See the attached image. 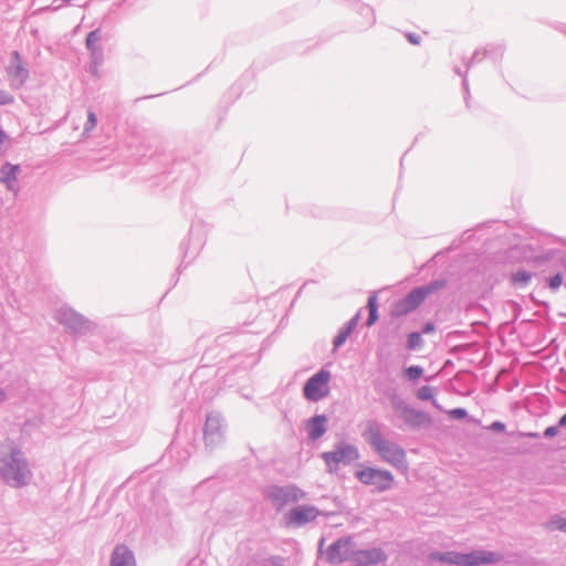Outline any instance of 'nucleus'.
I'll return each instance as SVG.
<instances>
[{
    "instance_id": "nucleus-30",
    "label": "nucleus",
    "mask_w": 566,
    "mask_h": 566,
    "mask_svg": "<svg viewBox=\"0 0 566 566\" xmlns=\"http://www.w3.org/2000/svg\"><path fill=\"white\" fill-rule=\"evenodd\" d=\"M434 332V325L432 323H427L423 327V333L429 334Z\"/></svg>"
},
{
    "instance_id": "nucleus-12",
    "label": "nucleus",
    "mask_w": 566,
    "mask_h": 566,
    "mask_svg": "<svg viewBox=\"0 0 566 566\" xmlns=\"http://www.w3.org/2000/svg\"><path fill=\"white\" fill-rule=\"evenodd\" d=\"M109 566H135L133 553L125 545H117L113 552Z\"/></svg>"
},
{
    "instance_id": "nucleus-14",
    "label": "nucleus",
    "mask_w": 566,
    "mask_h": 566,
    "mask_svg": "<svg viewBox=\"0 0 566 566\" xmlns=\"http://www.w3.org/2000/svg\"><path fill=\"white\" fill-rule=\"evenodd\" d=\"M19 166L6 164L1 169V181L4 182L9 189H12L13 184L17 181V176L19 174Z\"/></svg>"
},
{
    "instance_id": "nucleus-13",
    "label": "nucleus",
    "mask_w": 566,
    "mask_h": 566,
    "mask_svg": "<svg viewBox=\"0 0 566 566\" xmlns=\"http://www.w3.org/2000/svg\"><path fill=\"white\" fill-rule=\"evenodd\" d=\"M325 416H316L308 422V434L311 439L316 440L325 432Z\"/></svg>"
},
{
    "instance_id": "nucleus-17",
    "label": "nucleus",
    "mask_w": 566,
    "mask_h": 566,
    "mask_svg": "<svg viewBox=\"0 0 566 566\" xmlns=\"http://www.w3.org/2000/svg\"><path fill=\"white\" fill-rule=\"evenodd\" d=\"M532 275L526 271H517L512 275V282L514 284H526L530 282Z\"/></svg>"
},
{
    "instance_id": "nucleus-31",
    "label": "nucleus",
    "mask_w": 566,
    "mask_h": 566,
    "mask_svg": "<svg viewBox=\"0 0 566 566\" xmlns=\"http://www.w3.org/2000/svg\"><path fill=\"white\" fill-rule=\"evenodd\" d=\"M493 428L496 429V430H503L504 429V424L501 423V422H495V423H493Z\"/></svg>"
},
{
    "instance_id": "nucleus-19",
    "label": "nucleus",
    "mask_w": 566,
    "mask_h": 566,
    "mask_svg": "<svg viewBox=\"0 0 566 566\" xmlns=\"http://www.w3.org/2000/svg\"><path fill=\"white\" fill-rule=\"evenodd\" d=\"M96 123H97L96 115L90 111L87 114V122L85 124L84 132L86 134H90L95 128Z\"/></svg>"
},
{
    "instance_id": "nucleus-18",
    "label": "nucleus",
    "mask_w": 566,
    "mask_h": 566,
    "mask_svg": "<svg viewBox=\"0 0 566 566\" xmlns=\"http://www.w3.org/2000/svg\"><path fill=\"white\" fill-rule=\"evenodd\" d=\"M350 332H352L350 327L342 329L338 333V335L334 338V347L338 348L339 346H342L346 342V339L348 338Z\"/></svg>"
},
{
    "instance_id": "nucleus-16",
    "label": "nucleus",
    "mask_w": 566,
    "mask_h": 566,
    "mask_svg": "<svg viewBox=\"0 0 566 566\" xmlns=\"http://www.w3.org/2000/svg\"><path fill=\"white\" fill-rule=\"evenodd\" d=\"M368 310H369V316L367 319V325L371 326L377 319V298L376 296H371L368 301Z\"/></svg>"
},
{
    "instance_id": "nucleus-23",
    "label": "nucleus",
    "mask_w": 566,
    "mask_h": 566,
    "mask_svg": "<svg viewBox=\"0 0 566 566\" xmlns=\"http://www.w3.org/2000/svg\"><path fill=\"white\" fill-rule=\"evenodd\" d=\"M433 397L432 388L429 386H423L418 391V398L421 400H429Z\"/></svg>"
},
{
    "instance_id": "nucleus-2",
    "label": "nucleus",
    "mask_w": 566,
    "mask_h": 566,
    "mask_svg": "<svg viewBox=\"0 0 566 566\" xmlns=\"http://www.w3.org/2000/svg\"><path fill=\"white\" fill-rule=\"evenodd\" d=\"M446 286V281L438 280L434 282H431L430 284L426 286H420L417 289H413L405 298L398 301L394 305L392 313L396 316H402L406 315L413 310H416L423 301L424 298L437 292L442 290Z\"/></svg>"
},
{
    "instance_id": "nucleus-10",
    "label": "nucleus",
    "mask_w": 566,
    "mask_h": 566,
    "mask_svg": "<svg viewBox=\"0 0 566 566\" xmlns=\"http://www.w3.org/2000/svg\"><path fill=\"white\" fill-rule=\"evenodd\" d=\"M318 514L319 511L315 506H296L286 514V523L289 526H302L311 521H314Z\"/></svg>"
},
{
    "instance_id": "nucleus-28",
    "label": "nucleus",
    "mask_w": 566,
    "mask_h": 566,
    "mask_svg": "<svg viewBox=\"0 0 566 566\" xmlns=\"http://www.w3.org/2000/svg\"><path fill=\"white\" fill-rule=\"evenodd\" d=\"M557 433H558V429H557V427H554V426L546 428V430L544 432V434L549 438L556 436Z\"/></svg>"
},
{
    "instance_id": "nucleus-29",
    "label": "nucleus",
    "mask_w": 566,
    "mask_h": 566,
    "mask_svg": "<svg viewBox=\"0 0 566 566\" xmlns=\"http://www.w3.org/2000/svg\"><path fill=\"white\" fill-rule=\"evenodd\" d=\"M407 39L409 40L410 43L412 44H419L420 43V36L417 35V34H412V33H409L407 35Z\"/></svg>"
},
{
    "instance_id": "nucleus-24",
    "label": "nucleus",
    "mask_w": 566,
    "mask_h": 566,
    "mask_svg": "<svg viewBox=\"0 0 566 566\" xmlns=\"http://www.w3.org/2000/svg\"><path fill=\"white\" fill-rule=\"evenodd\" d=\"M563 279L560 274H556L549 279L548 285L552 290H556L562 285Z\"/></svg>"
},
{
    "instance_id": "nucleus-33",
    "label": "nucleus",
    "mask_w": 566,
    "mask_h": 566,
    "mask_svg": "<svg viewBox=\"0 0 566 566\" xmlns=\"http://www.w3.org/2000/svg\"><path fill=\"white\" fill-rule=\"evenodd\" d=\"M559 426H566V413L559 419Z\"/></svg>"
},
{
    "instance_id": "nucleus-7",
    "label": "nucleus",
    "mask_w": 566,
    "mask_h": 566,
    "mask_svg": "<svg viewBox=\"0 0 566 566\" xmlns=\"http://www.w3.org/2000/svg\"><path fill=\"white\" fill-rule=\"evenodd\" d=\"M304 496L305 493L296 486H273L268 491V497L277 510H282L287 504L298 502Z\"/></svg>"
},
{
    "instance_id": "nucleus-5",
    "label": "nucleus",
    "mask_w": 566,
    "mask_h": 566,
    "mask_svg": "<svg viewBox=\"0 0 566 566\" xmlns=\"http://www.w3.org/2000/svg\"><path fill=\"white\" fill-rule=\"evenodd\" d=\"M19 454L14 453L0 470L2 478L13 486L23 485L29 476L27 465Z\"/></svg>"
},
{
    "instance_id": "nucleus-32",
    "label": "nucleus",
    "mask_w": 566,
    "mask_h": 566,
    "mask_svg": "<svg viewBox=\"0 0 566 566\" xmlns=\"http://www.w3.org/2000/svg\"><path fill=\"white\" fill-rule=\"evenodd\" d=\"M7 138V135L4 134V132L0 128V144H2Z\"/></svg>"
},
{
    "instance_id": "nucleus-11",
    "label": "nucleus",
    "mask_w": 566,
    "mask_h": 566,
    "mask_svg": "<svg viewBox=\"0 0 566 566\" xmlns=\"http://www.w3.org/2000/svg\"><path fill=\"white\" fill-rule=\"evenodd\" d=\"M8 76L12 83V85L21 86L25 83L29 72L27 67L23 65L21 55L18 51L12 53L11 65L7 69Z\"/></svg>"
},
{
    "instance_id": "nucleus-6",
    "label": "nucleus",
    "mask_w": 566,
    "mask_h": 566,
    "mask_svg": "<svg viewBox=\"0 0 566 566\" xmlns=\"http://www.w3.org/2000/svg\"><path fill=\"white\" fill-rule=\"evenodd\" d=\"M331 380V373L322 369L312 376L304 386V396L308 400L317 401L329 392L328 382Z\"/></svg>"
},
{
    "instance_id": "nucleus-34",
    "label": "nucleus",
    "mask_w": 566,
    "mask_h": 566,
    "mask_svg": "<svg viewBox=\"0 0 566 566\" xmlns=\"http://www.w3.org/2000/svg\"><path fill=\"white\" fill-rule=\"evenodd\" d=\"M6 398V394L2 389H0V401Z\"/></svg>"
},
{
    "instance_id": "nucleus-26",
    "label": "nucleus",
    "mask_w": 566,
    "mask_h": 566,
    "mask_svg": "<svg viewBox=\"0 0 566 566\" xmlns=\"http://www.w3.org/2000/svg\"><path fill=\"white\" fill-rule=\"evenodd\" d=\"M12 101H13V98L8 92L0 90V104L1 105L9 104Z\"/></svg>"
},
{
    "instance_id": "nucleus-8",
    "label": "nucleus",
    "mask_w": 566,
    "mask_h": 566,
    "mask_svg": "<svg viewBox=\"0 0 566 566\" xmlns=\"http://www.w3.org/2000/svg\"><path fill=\"white\" fill-rule=\"evenodd\" d=\"M355 555L352 542L349 539H339L329 546L327 560L331 564H340L354 558Z\"/></svg>"
},
{
    "instance_id": "nucleus-20",
    "label": "nucleus",
    "mask_w": 566,
    "mask_h": 566,
    "mask_svg": "<svg viewBox=\"0 0 566 566\" xmlns=\"http://www.w3.org/2000/svg\"><path fill=\"white\" fill-rule=\"evenodd\" d=\"M422 343L421 336L419 333H411L408 336V347L410 349H415L420 346Z\"/></svg>"
},
{
    "instance_id": "nucleus-4",
    "label": "nucleus",
    "mask_w": 566,
    "mask_h": 566,
    "mask_svg": "<svg viewBox=\"0 0 566 566\" xmlns=\"http://www.w3.org/2000/svg\"><path fill=\"white\" fill-rule=\"evenodd\" d=\"M356 478L366 485H373L378 491H386L394 483V475L387 470L363 468L356 472Z\"/></svg>"
},
{
    "instance_id": "nucleus-3",
    "label": "nucleus",
    "mask_w": 566,
    "mask_h": 566,
    "mask_svg": "<svg viewBox=\"0 0 566 566\" xmlns=\"http://www.w3.org/2000/svg\"><path fill=\"white\" fill-rule=\"evenodd\" d=\"M430 559L446 562L460 566H476L480 564H492L499 562L501 557L493 552L475 551L470 554L433 553L430 555Z\"/></svg>"
},
{
    "instance_id": "nucleus-9",
    "label": "nucleus",
    "mask_w": 566,
    "mask_h": 566,
    "mask_svg": "<svg viewBox=\"0 0 566 566\" xmlns=\"http://www.w3.org/2000/svg\"><path fill=\"white\" fill-rule=\"evenodd\" d=\"M323 458L327 465L334 470L338 467L339 463L350 462L358 458V452L354 447L350 446H339L336 450L331 452H325Z\"/></svg>"
},
{
    "instance_id": "nucleus-1",
    "label": "nucleus",
    "mask_w": 566,
    "mask_h": 566,
    "mask_svg": "<svg viewBox=\"0 0 566 566\" xmlns=\"http://www.w3.org/2000/svg\"><path fill=\"white\" fill-rule=\"evenodd\" d=\"M363 434L382 461L398 470L407 471L408 463L405 450L397 443L385 439L374 423H368Z\"/></svg>"
},
{
    "instance_id": "nucleus-21",
    "label": "nucleus",
    "mask_w": 566,
    "mask_h": 566,
    "mask_svg": "<svg viewBox=\"0 0 566 566\" xmlns=\"http://www.w3.org/2000/svg\"><path fill=\"white\" fill-rule=\"evenodd\" d=\"M422 373H423V370H422V368H421V367H419V366H410V367H408V368L406 369V374H407V376H408L410 379H412V380H416V379L420 378V377H421V375H422Z\"/></svg>"
},
{
    "instance_id": "nucleus-22",
    "label": "nucleus",
    "mask_w": 566,
    "mask_h": 566,
    "mask_svg": "<svg viewBox=\"0 0 566 566\" xmlns=\"http://www.w3.org/2000/svg\"><path fill=\"white\" fill-rule=\"evenodd\" d=\"M101 35L98 31H92L86 39V45L88 49L94 50V45L99 41Z\"/></svg>"
},
{
    "instance_id": "nucleus-27",
    "label": "nucleus",
    "mask_w": 566,
    "mask_h": 566,
    "mask_svg": "<svg viewBox=\"0 0 566 566\" xmlns=\"http://www.w3.org/2000/svg\"><path fill=\"white\" fill-rule=\"evenodd\" d=\"M450 415L453 416L454 418L462 419L467 416V411L464 409L457 408L451 410Z\"/></svg>"
},
{
    "instance_id": "nucleus-15",
    "label": "nucleus",
    "mask_w": 566,
    "mask_h": 566,
    "mask_svg": "<svg viewBox=\"0 0 566 566\" xmlns=\"http://www.w3.org/2000/svg\"><path fill=\"white\" fill-rule=\"evenodd\" d=\"M360 557L358 560H365L367 563L377 564L386 559V555L377 548L359 552Z\"/></svg>"
},
{
    "instance_id": "nucleus-25",
    "label": "nucleus",
    "mask_w": 566,
    "mask_h": 566,
    "mask_svg": "<svg viewBox=\"0 0 566 566\" xmlns=\"http://www.w3.org/2000/svg\"><path fill=\"white\" fill-rule=\"evenodd\" d=\"M551 525L554 530H559V531L566 532V520H564V518H556V520L552 521Z\"/></svg>"
}]
</instances>
